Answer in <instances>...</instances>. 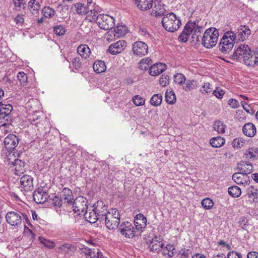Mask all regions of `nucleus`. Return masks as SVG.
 <instances>
[{
  "mask_svg": "<svg viewBox=\"0 0 258 258\" xmlns=\"http://www.w3.org/2000/svg\"><path fill=\"white\" fill-rule=\"evenodd\" d=\"M258 52L252 53L249 46L246 44H240L235 46L234 52L230 58L239 61H242L248 66L254 67L257 61Z\"/></svg>",
  "mask_w": 258,
  "mask_h": 258,
  "instance_id": "1",
  "label": "nucleus"
},
{
  "mask_svg": "<svg viewBox=\"0 0 258 258\" xmlns=\"http://www.w3.org/2000/svg\"><path fill=\"white\" fill-rule=\"evenodd\" d=\"M236 37V34L232 31H228L224 34L219 44V49L221 53L228 54L231 51Z\"/></svg>",
  "mask_w": 258,
  "mask_h": 258,
  "instance_id": "2",
  "label": "nucleus"
},
{
  "mask_svg": "<svg viewBox=\"0 0 258 258\" xmlns=\"http://www.w3.org/2000/svg\"><path fill=\"white\" fill-rule=\"evenodd\" d=\"M219 35V31L215 28L207 29L202 37V45L207 48L213 47L217 43Z\"/></svg>",
  "mask_w": 258,
  "mask_h": 258,
  "instance_id": "3",
  "label": "nucleus"
},
{
  "mask_svg": "<svg viewBox=\"0 0 258 258\" xmlns=\"http://www.w3.org/2000/svg\"><path fill=\"white\" fill-rule=\"evenodd\" d=\"M120 218V215L118 210L116 209H111L107 212L102 221H104L108 229L114 230L118 227Z\"/></svg>",
  "mask_w": 258,
  "mask_h": 258,
  "instance_id": "4",
  "label": "nucleus"
},
{
  "mask_svg": "<svg viewBox=\"0 0 258 258\" xmlns=\"http://www.w3.org/2000/svg\"><path fill=\"white\" fill-rule=\"evenodd\" d=\"M162 24L167 31L173 32L180 27L181 21L174 14L171 13L163 17Z\"/></svg>",
  "mask_w": 258,
  "mask_h": 258,
  "instance_id": "5",
  "label": "nucleus"
},
{
  "mask_svg": "<svg viewBox=\"0 0 258 258\" xmlns=\"http://www.w3.org/2000/svg\"><path fill=\"white\" fill-rule=\"evenodd\" d=\"M96 23L98 26L103 30H109L114 26L113 17L106 14H100L96 17Z\"/></svg>",
  "mask_w": 258,
  "mask_h": 258,
  "instance_id": "6",
  "label": "nucleus"
},
{
  "mask_svg": "<svg viewBox=\"0 0 258 258\" xmlns=\"http://www.w3.org/2000/svg\"><path fill=\"white\" fill-rule=\"evenodd\" d=\"M73 210L78 215H82L88 209V201L83 196L76 198L72 203Z\"/></svg>",
  "mask_w": 258,
  "mask_h": 258,
  "instance_id": "7",
  "label": "nucleus"
},
{
  "mask_svg": "<svg viewBox=\"0 0 258 258\" xmlns=\"http://www.w3.org/2000/svg\"><path fill=\"white\" fill-rule=\"evenodd\" d=\"M22 213L19 211H10L6 215L7 222L12 226L18 228L22 223Z\"/></svg>",
  "mask_w": 258,
  "mask_h": 258,
  "instance_id": "8",
  "label": "nucleus"
},
{
  "mask_svg": "<svg viewBox=\"0 0 258 258\" xmlns=\"http://www.w3.org/2000/svg\"><path fill=\"white\" fill-rule=\"evenodd\" d=\"M14 154H10L8 157L9 164L13 165L15 167V173L17 175H20L25 171V162L18 159L12 160L13 157L15 158Z\"/></svg>",
  "mask_w": 258,
  "mask_h": 258,
  "instance_id": "9",
  "label": "nucleus"
},
{
  "mask_svg": "<svg viewBox=\"0 0 258 258\" xmlns=\"http://www.w3.org/2000/svg\"><path fill=\"white\" fill-rule=\"evenodd\" d=\"M118 231L126 238H132L135 236L136 231L129 222L122 223L118 227Z\"/></svg>",
  "mask_w": 258,
  "mask_h": 258,
  "instance_id": "10",
  "label": "nucleus"
},
{
  "mask_svg": "<svg viewBox=\"0 0 258 258\" xmlns=\"http://www.w3.org/2000/svg\"><path fill=\"white\" fill-rule=\"evenodd\" d=\"M132 50L135 55L143 56L148 52V46L143 41H138L132 44Z\"/></svg>",
  "mask_w": 258,
  "mask_h": 258,
  "instance_id": "11",
  "label": "nucleus"
},
{
  "mask_svg": "<svg viewBox=\"0 0 258 258\" xmlns=\"http://www.w3.org/2000/svg\"><path fill=\"white\" fill-rule=\"evenodd\" d=\"M33 199L37 204H43L49 198V196L46 190L40 187L35 189L33 192Z\"/></svg>",
  "mask_w": 258,
  "mask_h": 258,
  "instance_id": "12",
  "label": "nucleus"
},
{
  "mask_svg": "<svg viewBox=\"0 0 258 258\" xmlns=\"http://www.w3.org/2000/svg\"><path fill=\"white\" fill-rule=\"evenodd\" d=\"M81 252L89 258H106L99 249L96 248H90L84 246L81 248Z\"/></svg>",
  "mask_w": 258,
  "mask_h": 258,
  "instance_id": "13",
  "label": "nucleus"
},
{
  "mask_svg": "<svg viewBox=\"0 0 258 258\" xmlns=\"http://www.w3.org/2000/svg\"><path fill=\"white\" fill-rule=\"evenodd\" d=\"M33 179L29 175H24L20 180V188L21 190L28 191L33 189Z\"/></svg>",
  "mask_w": 258,
  "mask_h": 258,
  "instance_id": "14",
  "label": "nucleus"
},
{
  "mask_svg": "<svg viewBox=\"0 0 258 258\" xmlns=\"http://www.w3.org/2000/svg\"><path fill=\"white\" fill-rule=\"evenodd\" d=\"M126 47V42L123 40H120L111 44L109 46L108 50L110 53L115 55L122 52Z\"/></svg>",
  "mask_w": 258,
  "mask_h": 258,
  "instance_id": "15",
  "label": "nucleus"
},
{
  "mask_svg": "<svg viewBox=\"0 0 258 258\" xmlns=\"http://www.w3.org/2000/svg\"><path fill=\"white\" fill-rule=\"evenodd\" d=\"M194 22H188L184 27L183 30L179 35L178 39L182 42H186L189 39L190 35L192 34V31L194 29Z\"/></svg>",
  "mask_w": 258,
  "mask_h": 258,
  "instance_id": "16",
  "label": "nucleus"
},
{
  "mask_svg": "<svg viewBox=\"0 0 258 258\" xmlns=\"http://www.w3.org/2000/svg\"><path fill=\"white\" fill-rule=\"evenodd\" d=\"M134 225L136 227V231L140 233L143 232L147 225L146 218L142 214L137 215L135 217Z\"/></svg>",
  "mask_w": 258,
  "mask_h": 258,
  "instance_id": "17",
  "label": "nucleus"
},
{
  "mask_svg": "<svg viewBox=\"0 0 258 258\" xmlns=\"http://www.w3.org/2000/svg\"><path fill=\"white\" fill-rule=\"evenodd\" d=\"M152 11L151 15L155 17L161 16L163 15L165 12L164 5L161 1H153Z\"/></svg>",
  "mask_w": 258,
  "mask_h": 258,
  "instance_id": "18",
  "label": "nucleus"
},
{
  "mask_svg": "<svg viewBox=\"0 0 258 258\" xmlns=\"http://www.w3.org/2000/svg\"><path fill=\"white\" fill-rule=\"evenodd\" d=\"M232 179L238 184L246 185L250 183L249 177L248 175L242 172H237L233 174Z\"/></svg>",
  "mask_w": 258,
  "mask_h": 258,
  "instance_id": "19",
  "label": "nucleus"
},
{
  "mask_svg": "<svg viewBox=\"0 0 258 258\" xmlns=\"http://www.w3.org/2000/svg\"><path fill=\"white\" fill-rule=\"evenodd\" d=\"M163 246V243L160 237L155 236L151 241L149 246L150 250L153 252H158L162 250Z\"/></svg>",
  "mask_w": 258,
  "mask_h": 258,
  "instance_id": "20",
  "label": "nucleus"
},
{
  "mask_svg": "<svg viewBox=\"0 0 258 258\" xmlns=\"http://www.w3.org/2000/svg\"><path fill=\"white\" fill-rule=\"evenodd\" d=\"M127 27L122 25H117L114 28L113 30H109L107 34L108 35L112 36L113 35L116 38H120L124 36L127 32Z\"/></svg>",
  "mask_w": 258,
  "mask_h": 258,
  "instance_id": "21",
  "label": "nucleus"
},
{
  "mask_svg": "<svg viewBox=\"0 0 258 258\" xmlns=\"http://www.w3.org/2000/svg\"><path fill=\"white\" fill-rule=\"evenodd\" d=\"M19 143L17 137L13 134L8 135L4 140L5 147L8 150H12L15 148Z\"/></svg>",
  "mask_w": 258,
  "mask_h": 258,
  "instance_id": "22",
  "label": "nucleus"
},
{
  "mask_svg": "<svg viewBox=\"0 0 258 258\" xmlns=\"http://www.w3.org/2000/svg\"><path fill=\"white\" fill-rule=\"evenodd\" d=\"M242 158L246 160L255 161L258 159V149L249 148L245 150Z\"/></svg>",
  "mask_w": 258,
  "mask_h": 258,
  "instance_id": "23",
  "label": "nucleus"
},
{
  "mask_svg": "<svg viewBox=\"0 0 258 258\" xmlns=\"http://www.w3.org/2000/svg\"><path fill=\"white\" fill-rule=\"evenodd\" d=\"M94 207L96 212L98 213L97 215H98L99 218L102 220L108 212L107 211V206L104 204L102 201H100L94 204Z\"/></svg>",
  "mask_w": 258,
  "mask_h": 258,
  "instance_id": "24",
  "label": "nucleus"
},
{
  "mask_svg": "<svg viewBox=\"0 0 258 258\" xmlns=\"http://www.w3.org/2000/svg\"><path fill=\"white\" fill-rule=\"evenodd\" d=\"M251 34V30L245 25H241L237 28L238 38L241 41H244Z\"/></svg>",
  "mask_w": 258,
  "mask_h": 258,
  "instance_id": "25",
  "label": "nucleus"
},
{
  "mask_svg": "<svg viewBox=\"0 0 258 258\" xmlns=\"http://www.w3.org/2000/svg\"><path fill=\"white\" fill-rule=\"evenodd\" d=\"M166 65L162 63H157L151 66L149 74L153 76H158L166 70Z\"/></svg>",
  "mask_w": 258,
  "mask_h": 258,
  "instance_id": "26",
  "label": "nucleus"
},
{
  "mask_svg": "<svg viewBox=\"0 0 258 258\" xmlns=\"http://www.w3.org/2000/svg\"><path fill=\"white\" fill-rule=\"evenodd\" d=\"M97 213H98L96 212L94 209H93L92 210H89V212L86 210V212H85L82 215L84 216V218L88 222L94 223L97 220L102 221L101 219L99 218L98 215H97Z\"/></svg>",
  "mask_w": 258,
  "mask_h": 258,
  "instance_id": "27",
  "label": "nucleus"
},
{
  "mask_svg": "<svg viewBox=\"0 0 258 258\" xmlns=\"http://www.w3.org/2000/svg\"><path fill=\"white\" fill-rule=\"evenodd\" d=\"M194 29L192 31L191 39L192 41L195 43H198L201 41L202 37L201 33L203 31V27L200 26L194 22Z\"/></svg>",
  "mask_w": 258,
  "mask_h": 258,
  "instance_id": "28",
  "label": "nucleus"
},
{
  "mask_svg": "<svg viewBox=\"0 0 258 258\" xmlns=\"http://www.w3.org/2000/svg\"><path fill=\"white\" fill-rule=\"evenodd\" d=\"M137 7L142 11L150 10L153 7V0H133Z\"/></svg>",
  "mask_w": 258,
  "mask_h": 258,
  "instance_id": "29",
  "label": "nucleus"
},
{
  "mask_svg": "<svg viewBox=\"0 0 258 258\" xmlns=\"http://www.w3.org/2000/svg\"><path fill=\"white\" fill-rule=\"evenodd\" d=\"M244 135L248 137H252L256 134V127L252 123H247L242 127Z\"/></svg>",
  "mask_w": 258,
  "mask_h": 258,
  "instance_id": "30",
  "label": "nucleus"
},
{
  "mask_svg": "<svg viewBox=\"0 0 258 258\" xmlns=\"http://www.w3.org/2000/svg\"><path fill=\"white\" fill-rule=\"evenodd\" d=\"M237 169L241 172L245 173L246 175L250 174L253 170L251 164L247 162H242L237 165Z\"/></svg>",
  "mask_w": 258,
  "mask_h": 258,
  "instance_id": "31",
  "label": "nucleus"
},
{
  "mask_svg": "<svg viewBox=\"0 0 258 258\" xmlns=\"http://www.w3.org/2000/svg\"><path fill=\"white\" fill-rule=\"evenodd\" d=\"M77 52L82 57L86 59L88 57L91 53V50L88 45L81 44L77 48Z\"/></svg>",
  "mask_w": 258,
  "mask_h": 258,
  "instance_id": "32",
  "label": "nucleus"
},
{
  "mask_svg": "<svg viewBox=\"0 0 258 258\" xmlns=\"http://www.w3.org/2000/svg\"><path fill=\"white\" fill-rule=\"evenodd\" d=\"M62 198L64 200V202L72 205L73 202V194L71 189L68 188H64L62 191Z\"/></svg>",
  "mask_w": 258,
  "mask_h": 258,
  "instance_id": "33",
  "label": "nucleus"
},
{
  "mask_svg": "<svg viewBox=\"0 0 258 258\" xmlns=\"http://www.w3.org/2000/svg\"><path fill=\"white\" fill-rule=\"evenodd\" d=\"M74 6L76 12L78 14L85 15L89 13L90 8L89 6H86L85 4L78 3L74 4Z\"/></svg>",
  "mask_w": 258,
  "mask_h": 258,
  "instance_id": "34",
  "label": "nucleus"
},
{
  "mask_svg": "<svg viewBox=\"0 0 258 258\" xmlns=\"http://www.w3.org/2000/svg\"><path fill=\"white\" fill-rule=\"evenodd\" d=\"M175 249L173 245L167 244L165 247H162V253L164 256H168L169 257H173L175 253Z\"/></svg>",
  "mask_w": 258,
  "mask_h": 258,
  "instance_id": "35",
  "label": "nucleus"
},
{
  "mask_svg": "<svg viewBox=\"0 0 258 258\" xmlns=\"http://www.w3.org/2000/svg\"><path fill=\"white\" fill-rule=\"evenodd\" d=\"M225 142L224 138L219 136L212 138L210 141V143L213 147L220 148L224 145Z\"/></svg>",
  "mask_w": 258,
  "mask_h": 258,
  "instance_id": "36",
  "label": "nucleus"
},
{
  "mask_svg": "<svg viewBox=\"0 0 258 258\" xmlns=\"http://www.w3.org/2000/svg\"><path fill=\"white\" fill-rule=\"evenodd\" d=\"M13 109V106L11 104H6L0 102V114L9 116Z\"/></svg>",
  "mask_w": 258,
  "mask_h": 258,
  "instance_id": "37",
  "label": "nucleus"
},
{
  "mask_svg": "<svg viewBox=\"0 0 258 258\" xmlns=\"http://www.w3.org/2000/svg\"><path fill=\"white\" fill-rule=\"evenodd\" d=\"M93 70L97 73H101L105 72L106 67L105 62L102 60L95 61L93 64Z\"/></svg>",
  "mask_w": 258,
  "mask_h": 258,
  "instance_id": "38",
  "label": "nucleus"
},
{
  "mask_svg": "<svg viewBox=\"0 0 258 258\" xmlns=\"http://www.w3.org/2000/svg\"><path fill=\"white\" fill-rule=\"evenodd\" d=\"M28 6L33 15H37L38 14V10L40 8V5L38 2L36 0H31L29 2Z\"/></svg>",
  "mask_w": 258,
  "mask_h": 258,
  "instance_id": "39",
  "label": "nucleus"
},
{
  "mask_svg": "<svg viewBox=\"0 0 258 258\" xmlns=\"http://www.w3.org/2000/svg\"><path fill=\"white\" fill-rule=\"evenodd\" d=\"M247 195L251 202L258 203V193L256 189L252 187H249L248 189Z\"/></svg>",
  "mask_w": 258,
  "mask_h": 258,
  "instance_id": "40",
  "label": "nucleus"
},
{
  "mask_svg": "<svg viewBox=\"0 0 258 258\" xmlns=\"http://www.w3.org/2000/svg\"><path fill=\"white\" fill-rule=\"evenodd\" d=\"M226 125L220 120H216L213 124V128L215 131L218 134H224L225 132Z\"/></svg>",
  "mask_w": 258,
  "mask_h": 258,
  "instance_id": "41",
  "label": "nucleus"
},
{
  "mask_svg": "<svg viewBox=\"0 0 258 258\" xmlns=\"http://www.w3.org/2000/svg\"><path fill=\"white\" fill-rule=\"evenodd\" d=\"M232 145L235 149H241L246 145V141L242 138H237L233 140Z\"/></svg>",
  "mask_w": 258,
  "mask_h": 258,
  "instance_id": "42",
  "label": "nucleus"
},
{
  "mask_svg": "<svg viewBox=\"0 0 258 258\" xmlns=\"http://www.w3.org/2000/svg\"><path fill=\"white\" fill-rule=\"evenodd\" d=\"M162 101V96L160 94H154L150 99V103L154 106H159Z\"/></svg>",
  "mask_w": 258,
  "mask_h": 258,
  "instance_id": "43",
  "label": "nucleus"
},
{
  "mask_svg": "<svg viewBox=\"0 0 258 258\" xmlns=\"http://www.w3.org/2000/svg\"><path fill=\"white\" fill-rule=\"evenodd\" d=\"M166 101L170 104H173L175 102L176 96L175 94L172 91L167 90L165 93Z\"/></svg>",
  "mask_w": 258,
  "mask_h": 258,
  "instance_id": "44",
  "label": "nucleus"
},
{
  "mask_svg": "<svg viewBox=\"0 0 258 258\" xmlns=\"http://www.w3.org/2000/svg\"><path fill=\"white\" fill-rule=\"evenodd\" d=\"M152 64L151 59L149 58L142 59L139 63V68L142 70H147L150 68Z\"/></svg>",
  "mask_w": 258,
  "mask_h": 258,
  "instance_id": "45",
  "label": "nucleus"
},
{
  "mask_svg": "<svg viewBox=\"0 0 258 258\" xmlns=\"http://www.w3.org/2000/svg\"><path fill=\"white\" fill-rule=\"evenodd\" d=\"M229 194L233 197H238L241 193L240 188L237 186H233L228 188Z\"/></svg>",
  "mask_w": 258,
  "mask_h": 258,
  "instance_id": "46",
  "label": "nucleus"
},
{
  "mask_svg": "<svg viewBox=\"0 0 258 258\" xmlns=\"http://www.w3.org/2000/svg\"><path fill=\"white\" fill-rule=\"evenodd\" d=\"M43 15L46 18H52L55 14V11L49 7H46L42 9Z\"/></svg>",
  "mask_w": 258,
  "mask_h": 258,
  "instance_id": "47",
  "label": "nucleus"
},
{
  "mask_svg": "<svg viewBox=\"0 0 258 258\" xmlns=\"http://www.w3.org/2000/svg\"><path fill=\"white\" fill-rule=\"evenodd\" d=\"M201 204L203 208L206 210L211 209L214 206L213 201L210 198H206L203 200Z\"/></svg>",
  "mask_w": 258,
  "mask_h": 258,
  "instance_id": "48",
  "label": "nucleus"
},
{
  "mask_svg": "<svg viewBox=\"0 0 258 258\" xmlns=\"http://www.w3.org/2000/svg\"><path fill=\"white\" fill-rule=\"evenodd\" d=\"M13 3L17 10L20 11L24 9L26 6L24 0H13Z\"/></svg>",
  "mask_w": 258,
  "mask_h": 258,
  "instance_id": "49",
  "label": "nucleus"
},
{
  "mask_svg": "<svg viewBox=\"0 0 258 258\" xmlns=\"http://www.w3.org/2000/svg\"><path fill=\"white\" fill-rule=\"evenodd\" d=\"M212 91V88H211V86L210 83L208 82L204 83L200 89V92L202 94L211 93Z\"/></svg>",
  "mask_w": 258,
  "mask_h": 258,
  "instance_id": "50",
  "label": "nucleus"
},
{
  "mask_svg": "<svg viewBox=\"0 0 258 258\" xmlns=\"http://www.w3.org/2000/svg\"><path fill=\"white\" fill-rule=\"evenodd\" d=\"M133 101L136 106H141L144 104L145 100L139 95H136L133 98Z\"/></svg>",
  "mask_w": 258,
  "mask_h": 258,
  "instance_id": "51",
  "label": "nucleus"
},
{
  "mask_svg": "<svg viewBox=\"0 0 258 258\" xmlns=\"http://www.w3.org/2000/svg\"><path fill=\"white\" fill-rule=\"evenodd\" d=\"M197 87V84L196 81L188 80L186 83L185 90L189 91L190 90L196 89Z\"/></svg>",
  "mask_w": 258,
  "mask_h": 258,
  "instance_id": "52",
  "label": "nucleus"
},
{
  "mask_svg": "<svg viewBox=\"0 0 258 258\" xmlns=\"http://www.w3.org/2000/svg\"><path fill=\"white\" fill-rule=\"evenodd\" d=\"M186 80L185 76L182 74H177L174 75V82L179 85H182L184 83Z\"/></svg>",
  "mask_w": 258,
  "mask_h": 258,
  "instance_id": "53",
  "label": "nucleus"
},
{
  "mask_svg": "<svg viewBox=\"0 0 258 258\" xmlns=\"http://www.w3.org/2000/svg\"><path fill=\"white\" fill-rule=\"evenodd\" d=\"M39 240L41 243L48 248H52L55 246V243L53 241L47 240L43 237H39Z\"/></svg>",
  "mask_w": 258,
  "mask_h": 258,
  "instance_id": "54",
  "label": "nucleus"
},
{
  "mask_svg": "<svg viewBox=\"0 0 258 258\" xmlns=\"http://www.w3.org/2000/svg\"><path fill=\"white\" fill-rule=\"evenodd\" d=\"M10 116L0 114V127L6 126L9 122Z\"/></svg>",
  "mask_w": 258,
  "mask_h": 258,
  "instance_id": "55",
  "label": "nucleus"
},
{
  "mask_svg": "<svg viewBox=\"0 0 258 258\" xmlns=\"http://www.w3.org/2000/svg\"><path fill=\"white\" fill-rule=\"evenodd\" d=\"M53 31L54 33L58 36H61L63 35L66 32V30L64 28V27L61 26H57L56 27H54L53 28Z\"/></svg>",
  "mask_w": 258,
  "mask_h": 258,
  "instance_id": "56",
  "label": "nucleus"
},
{
  "mask_svg": "<svg viewBox=\"0 0 258 258\" xmlns=\"http://www.w3.org/2000/svg\"><path fill=\"white\" fill-rule=\"evenodd\" d=\"M17 78L21 84H24L27 81V76L23 72H19L17 74Z\"/></svg>",
  "mask_w": 258,
  "mask_h": 258,
  "instance_id": "57",
  "label": "nucleus"
},
{
  "mask_svg": "<svg viewBox=\"0 0 258 258\" xmlns=\"http://www.w3.org/2000/svg\"><path fill=\"white\" fill-rule=\"evenodd\" d=\"M224 94V91L219 87H217L213 92V94L219 99L223 98Z\"/></svg>",
  "mask_w": 258,
  "mask_h": 258,
  "instance_id": "58",
  "label": "nucleus"
},
{
  "mask_svg": "<svg viewBox=\"0 0 258 258\" xmlns=\"http://www.w3.org/2000/svg\"><path fill=\"white\" fill-rule=\"evenodd\" d=\"M72 62L73 65V67L76 70H78L82 67V62L81 61L79 57H74L72 59Z\"/></svg>",
  "mask_w": 258,
  "mask_h": 258,
  "instance_id": "59",
  "label": "nucleus"
},
{
  "mask_svg": "<svg viewBox=\"0 0 258 258\" xmlns=\"http://www.w3.org/2000/svg\"><path fill=\"white\" fill-rule=\"evenodd\" d=\"M159 84L162 87H165L169 84V79L167 76L162 75L159 79Z\"/></svg>",
  "mask_w": 258,
  "mask_h": 258,
  "instance_id": "60",
  "label": "nucleus"
},
{
  "mask_svg": "<svg viewBox=\"0 0 258 258\" xmlns=\"http://www.w3.org/2000/svg\"><path fill=\"white\" fill-rule=\"evenodd\" d=\"M15 22L18 26H22L24 22V19L22 15H18L15 18Z\"/></svg>",
  "mask_w": 258,
  "mask_h": 258,
  "instance_id": "61",
  "label": "nucleus"
},
{
  "mask_svg": "<svg viewBox=\"0 0 258 258\" xmlns=\"http://www.w3.org/2000/svg\"><path fill=\"white\" fill-rule=\"evenodd\" d=\"M227 258H242V255L238 252L232 251L227 254Z\"/></svg>",
  "mask_w": 258,
  "mask_h": 258,
  "instance_id": "62",
  "label": "nucleus"
},
{
  "mask_svg": "<svg viewBox=\"0 0 258 258\" xmlns=\"http://www.w3.org/2000/svg\"><path fill=\"white\" fill-rule=\"evenodd\" d=\"M228 104L233 108H237L239 106L238 101L233 98L229 100Z\"/></svg>",
  "mask_w": 258,
  "mask_h": 258,
  "instance_id": "63",
  "label": "nucleus"
},
{
  "mask_svg": "<svg viewBox=\"0 0 258 258\" xmlns=\"http://www.w3.org/2000/svg\"><path fill=\"white\" fill-rule=\"evenodd\" d=\"M71 247V245L70 244L66 243L60 245L58 248L62 252L67 253Z\"/></svg>",
  "mask_w": 258,
  "mask_h": 258,
  "instance_id": "64",
  "label": "nucleus"
}]
</instances>
